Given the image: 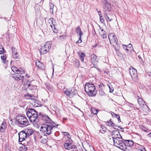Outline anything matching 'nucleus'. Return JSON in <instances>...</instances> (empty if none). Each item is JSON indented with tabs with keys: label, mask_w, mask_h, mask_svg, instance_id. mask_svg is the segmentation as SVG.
<instances>
[{
	"label": "nucleus",
	"mask_w": 151,
	"mask_h": 151,
	"mask_svg": "<svg viewBox=\"0 0 151 151\" xmlns=\"http://www.w3.org/2000/svg\"><path fill=\"white\" fill-rule=\"evenodd\" d=\"M25 76L26 77H27V78H29L30 77L29 75L28 74H26L25 75Z\"/></svg>",
	"instance_id": "nucleus-60"
},
{
	"label": "nucleus",
	"mask_w": 151,
	"mask_h": 151,
	"mask_svg": "<svg viewBox=\"0 0 151 151\" xmlns=\"http://www.w3.org/2000/svg\"><path fill=\"white\" fill-rule=\"evenodd\" d=\"M111 2L113 3V4H112V6H113L115 4H116V2L115 1V0H109Z\"/></svg>",
	"instance_id": "nucleus-51"
},
{
	"label": "nucleus",
	"mask_w": 151,
	"mask_h": 151,
	"mask_svg": "<svg viewBox=\"0 0 151 151\" xmlns=\"http://www.w3.org/2000/svg\"><path fill=\"white\" fill-rule=\"evenodd\" d=\"M27 136H30L33 133V130L31 128L26 129L24 131Z\"/></svg>",
	"instance_id": "nucleus-20"
},
{
	"label": "nucleus",
	"mask_w": 151,
	"mask_h": 151,
	"mask_svg": "<svg viewBox=\"0 0 151 151\" xmlns=\"http://www.w3.org/2000/svg\"><path fill=\"white\" fill-rule=\"evenodd\" d=\"M78 54L79 57L80 59L82 62H83L84 58L85 56V54L81 51H80L78 52Z\"/></svg>",
	"instance_id": "nucleus-21"
},
{
	"label": "nucleus",
	"mask_w": 151,
	"mask_h": 151,
	"mask_svg": "<svg viewBox=\"0 0 151 151\" xmlns=\"http://www.w3.org/2000/svg\"><path fill=\"white\" fill-rule=\"evenodd\" d=\"M12 76L13 78L16 80L17 81H19L20 80H23L22 79V78H21L22 77H17V74H12Z\"/></svg>",
	"instance_id": "nucleus-28"
},
{
	"label": "nucleus",
	"mask_w": 151,
	"mask_h": 151,
	"mask_svg": "<svg viewBox=\"0 0 151 151\" xmlns=\"http://www.w3.org/2000/svg\"><path fill=\"white\" fill-rule=\"evenodd\" d=\"M119 144L117 147L123 150H126L127 147H131L134 145H136V144H134L133 141L132 140H124L123 139L122 142H120Z\"/></svg>",
	"instance_id": "nucleus-4"
},
{
	"label": "nucleus",
	"mask_w": 151,
	"mask_h": 151,
	"mask_svg": "<svg viewBox=\"0 0 151 151\" xmlns=\"http://www.w3.org/2000/svg\"><path fill=\"white\" fill-rule=\"evenodd\" d=\"M114 46L115 49L116 51V52H118L119 51L120 49V47L118 46V45L117 44L116 45Z\"/></svg>",
	"instance_id": "nucleus-34"
},
{
	"label": "nucleus",
	"mask_w": 151,
	"mask_h": 151,
	"mask_svg": "<svg viewBox=\"0 0 151 151\" xmlns=\"http://www.w3.org/2000/svg\"><path fill=\"white\" fill-rule=\"evenodd\" d=\"M99 86L100 88H103L104 87V85L103 83H100L99 85Z\"/></svg>",
	"instance_id": "nucleus-54"
},
{
	"label": "nucleus",
	"mask_w": 151,
	"mask_h": 151,
	"mask_svg": "<svg viewBox=\"0 0 151 151\" xmlns=\"http://www.w3.org/2000/svg\"><path fill=\"white\" fill-rule=\"evenodd\" d=\"M111 114L113 117H115L116 118H118V116H119V115L115 114L113 112H111Z\"/></svg>",
	"instance_id": "nucleus-39"
},
{
	"label": "nucleus",
	"mask_w": 151,
	"mask_h": 151,
	"mask_svg": "<svg viewBox=\"0 0 151 151\" xmlns=\"http://www.w3.org/2000/svg\"><path fill=\"white\" fill-rule=\"evenodd\" d=\"M111 4L108 1L105 0V4L104 7V10L106 12H110L111 9Z\"/></svg>",
	"instance_id": "nucleus-15"
},
{
	"label": "nucleus",
	"mask_w": 151,
	"mask_h": 151,
	"mask_svg": "<svg viewBox=\"0 0 151 151\" xmlns=\"http://www.w3.org/2000/svg\"><path fill=\"white\" fill-rule=\"evenodd\" d=\"M36 65L38 68L41 70H43L44 68V66L42 63L40 61H36Z\"/></svg>",
	"instance_id": "nucleus-18"
},
{
	"label": "nucleus",
	"mask_w": 151,
	"mask_h": 151,
	"mask_svg": "<svg viewBox=\"0 0 151 151\" xmlns=\"http://www.w3.org/2000/svg\"><path fill=\"white\" fill-rule=\"evenodd\" d=\"M98 14L99 16V17H103L101 15V12L100 11H98Z\"/></svg>",
	"instance_id": "nucleus-56"
},
{
	"label": "nucleus",
	"mask_w": 151,
	"mask_h": 151,
	"mask_svg": "<svg viewBox=\"0 0 151 151\" xmlns=\"http://www.w3.org/2000/svg\"><path fill=\"white\" fill-rule=\"evenodd\" d=\"M104 33H103V34H102L101 35V37H102L103 38H105L106 37V32H104Z\"/></svg>",
	"instance_id": "nucleus-46"
},
{
	"label": "nucleus",
	"mask_w": 151,
	"mask_h": 151,
	"mask_svg": "<svg viewBox=\"0 0 151 151\" xmlns=\"http://www.w3.org/2000/svg\"><path fill=\"white\" fill-rule=\"evenodd\" d=\"M1 59L3 60V62L4 63L6 64L7 63L9 62L8 60H6V55L3 54V55L1 56Z\"/></svg>",
	"instance_id": "nucleus-23"
},
{
	"label": "nucleus",
	"mask_w": 151,
	"mask_h": 151,
	"mask_svg": "<svg viewBox=\"0 0 151 151\" xmlns=\"http://www.w3.org/2000/svg\"><path fill=\"white\" fill-rule=\"evenodd\" d=\"M70 151H79V150L77 149V147L75 146V147L74 148L71 150Z\"/></svg>",
	"instance_id": "nucleus-52"
},
{
	"label": "nucleus",
	"mask_w": 151,
	"mask_h": 151,
	"mask_svg": "<svg viewBox=\"0 0 151 151\" xmlns=\"http://www.w3.org/2000/svg\"><path fill=\"white\" fill-rule=\"evenodd\" d=\"M33 96L30 95L28 93H27L24 95V97L27 99H32Z\"/></svg>",
	"instance_id": "nucleus-26"
},
{
	"label": "nucleus",
	"mask_w": 151,
	"mask_h": 151,
	"mask_svg": "<svg viewBox=\"0 0 151 151\" xmlns=\"http://www.w3.org/2000/svg\"><path fill=\"white\" fill-rule=\"evenodd\" d=\"M138 99H137V101L140 107L144 111L147 112L149 109V107L145 104V102L142 99L139 98V96H138Z\"/></svg>",
	"instance_id": "nucleus-9"
},
{
	"label": "nucleus",
	"mask_w": 151,
	"mask_h": 151,
	"mask_svg": "<svg viewBox=\"0 0 151 151\" xmlns=\"http://www.w3.org/2000/svg\"><path fill=\"white\" fill-rule=\"evenodd\" d=\"M148 76L151 77V72H149L148 73Z\"/></svg>",
	"instance_id": "nucleus-63"
},
{
	"label": "nucleus",
	"mask_w": 151,
	"mask_h": 151,
	"mask_svg": "<svg viewBox=\"0 0 151 151\" xmlns=\"http://www.w3.org/2000/svg\"><path fill=\"white\" fill-rule=\"evenodd\" d=\"M26 114L31 122H33L37 125L38 124V123L39 119L42 120V116L46 115L41 113L38 115L37 111L32 108H29L27 111Z\"/></svg>",
	"instance_id": "nucleus-2"
},
{
	"label": "nucleus",
	"mask_w": 151,
	"mask_h": 151,
	"mask_svg": "<svg viewBox=\"0 0 151 151\" xmlns=\"http://www.w3.org/2000/svg\"><path fill=\"white\" fill-rule=\"evenodd\" d=\"M111 135L114 142V146L117 147L120 142H122V138L118 131L114 130L111 133Z\"/></svg>",
	"instance_id": "nucleus-3"
},
{
	"label": "nucleus",
	"mask_w": 151,
	"mask_h": 151,
	"mask_svg": "<svg viewBox=\"0 0 151 151\" xmlns=\"http://www.w3.org/2000/svg\"><path fill=\"white\" fill-rule=\"evenodd\" d=\"M141 128L142 129L145 131V132H146L147 130L148 129L146 128H145L143 126H141Z\"/></svg>",
	"instance_id": "nucleus-44"
},
{
	"label": "nucleus",
	"mask_w": 151,
	"mask_h": 151,
	"mask_svg": "<svg viewBox=\"0 0 151 151\" xmlns=\"http://www.w3.org/2000/svg\"><path fill=\"white\" fill-rule=\"evenodd\" d=\"M128 46H129V47H128V48L129 49L130 48H131V47H132V44H129L128 45Z\"/></svg>",
	"instance_id": "nucleus-62"
},
{
	"label": "nucleus",
	"mask_w": 151,
	"mask_h": 151,
	"mask_svg": "<svg viewBox=\"0 0 151 151\" xmlns=\"http://www.w3.org/2000/svg\"><path fill=\"white\" fill-rule=\"evenodd\" d=\"M19 55L18 52L12 54V56L13 58L15 59H19Z\"/></svg>",
	"instance_id": "nucleus-32"
},
{
	"label": "nucleus",
	"mask_w": 151,
	"mask_h": 151,
	"mask_svg": "<svg viewBox=\"0 0 151 151\" xmlns=\"http://www.w3.org/2000/svg\"><path fill=\"white\" fill-rule=\"evenodd\" d=\"M5 123H4V122H3L1 125V126L2 127V128H4L5 129L6 128V126L5 125Z\"/></svg>",
	"instance_id": "nucleus-50"
},
{
	"label": "nucleus",
	"mask_w": 151,
	"mask_h": 151,
	"mask_svg": "<svg viewBox=\"0 0 151 151\" xmlns=\"http://www.w3.org/2000/svg\"><path fill=\"white\" fill-rule=\"evenodd\" d=\"M65 37L66 36L65 35H62L60 36V37L59 38V39L60 40H63L65 38Z\"/></svg>",
	"instance_id": "nucleus-40"
},
{
	"label": "nucleus",
	"mask_w": 151,
	"mask_h": 151,
	"mask_svg": "<svg viewBox=\"0 0 151 151\" xmlns=\"http://www.w3.org/2000/svg\"><path fill=\"white\" fill-rule=\"evenodd\" d=\"M137 146H139L137 151H146V150L143 146H140L138 144H136Z\"/></svg>",
	"instance_id": "nucleus-24"
},
{
	"label": "nucleus",
	"mask_w": 151,
	"mask_h": 151,
	"mask_svg": "<svg viewBox=\"0 0 151 151\" xmlns=\"http://www.w3.org/2000/svg\"><path fill=\"white\" fill-rule=\"evenodd\" d=\"M106 124L109 127H113L114 129H116V127H117L120 128V127L117 126L115 125V124L111 121V119L109 120V121H107L105 122Z\"/></svg>",
	"instance_id": "nucleus-16"
},
{
	"label": "nucleus",
	"mask_w": 151,
	"mask_h": 151,
	"mask_svg": "<svg viewBox=\"0 0 151 151\" xmlns=\"http://www.w3.org/2000/svg\"><path fill=\"white\" fill-rule=\"evenodd\" d=\"M104 16L107 21H111V20H112V19H110L109 18V17L107 16L106 13H105V14H104Z\"/></svg>",
	"instance_id": "nucleus-37"
},
{
	"label": "nucleus",
	"mask_w": 151,
	"mask_h": 151,
	"mask_svg": "<svg viewBox=\"0 0 151 151\" xmlns=\"http://www.w3.org/2000/svg\"><path fill=\"white\" fill-rule=\"evenodd\" d=\"M129 72L133 80L135 82H138V78L137 70L134 68L130 69Z\"/></svg>",
	"instance_id": "nucleus-10"
},
{
	"label": "nucleus",
	"mask_w": 151,
	"mask_h": 151,
	"mask_svg": "<svg viewBox=\"0 0 151 151\" xmlns=\"http://www.w3.org/2000/svg\"><path fill=\"white\" fill-rule=\"evenodd\" d=\"M106 128L105 127H102V130L104 132V133L105 132H106Z\"/></svg>",
	"instance_id": "nucleus-57"
},
{
	"label": "nucleus",
	"mask_w": 151,
	"mask_h": 151,
	"mask_svg": "<svg viewBox=\"0 0 151 151\" xmlns=\"http://www.w3.org/2000/svg\"><path fill=\"white\" fill-rule=\"evenodd\" d=\"M37 2H39V3H36V4L40 5H42L43 4V1H42V0H36V3H37Z\"/></svg>",
	"instance_id": "nucleus-35"
},
{
	"label": "nucleus",
	"mask_w": 151,
	"mask_h": 151,
	"mask_svg": "<svg viewBox=\"0 0 151 151\" xmlns=\"http://www.w3.org/2000/svg\"><path fill=\"white\" fill-rule=\"evenodd\" d=\"M147 136L149 137H151V132L147 134Z\"/></svg>",
	"instance_id": "nucleus-64"
},
{
	"label": "nucleus",
	"mask_w": 151,
	"mask_h": 151,
	"mask_svg": "<svg viewBox=\"0 0 151 151\" xmlns=\"http://www.w3.org/2000/svg\"><path fill=\"white\" fill-rule=\"evenodd\" d=\"M87 93V94L90 96H95L96 94L97 93V91L96 90V88L91 89V91H90L89 92H86Z\"/></svg>",
	"instance_id": "nucleus-17"
},
{
	"label": "nucleus",
	"mask_w": 151,
	"mask_h": 151,
	"mask_svg": "<svg viewBox=\"0 0 151 151\" xmlns=\"http://www.w3.org/2000/svg\"><path fill=\"white\" fill-rule=\"evenodd\" d=\"M19 70V73H18V74H22L24 73L25 72V70L24 69V68H20L18 69Z\"/></svg>",
	"instance_id": "nucleus-31"
},
{
	"label": "nucleus",
	"mask_w": 151,
	"mask_h": 151,
	"mask_svg": "<svg viewBox=\"0 0 151 151\" xmlns=\"http://www.w3.org/2000/svg\"><path fill=\"white\" fill-rule=\"evenodd\" d=\"M118 121L119 122H121L120 116H118V118H117Z\"/></svg>",
	"instance_id": "nucleus-61"
},
{
	"label": "nucleus",
	"mask_w": 151,
	"mask_h": 151,
	"mask_svg": "<svg viewBox=\"0 0 151 151\" xmlns=\"http://www.w3.org/2000/svg\"><path fill=\"white\" fill-rule=\"evenodd\" d=\"M11 69L12 71L15 73V74H18V73H19V70H18V68L17 67L15 66H12L11 68Z\"/></svg>",
	"instance_id": "nucleus-22"
},
{
	"label": "nucleus",
	"mask_w": 151,
	"mask_h": 151,
	"mask_svg": "<svg viewBox=\"0 0 151 151\" xmlns=\"http://www.w3.org/2000/svg\"><path fill=\"white\" fill-rule=\"evenodd\" d=\"M76 33H79V36H81L82 34H83L79 26L77 27V28L76 30Z\"/></svg>",
	"instance_id": "nucleus-25"
},
{
	"label": "nucleus",
	"mask_w": 151,
	"mask_h": 151,
	"mask_svg": "<svg viewBox=\"0 0 151 151\" xmlns=\"http://www.w3.org/2000/svg\"><path fill=\"white\" fill-rule=\"evenodd\" d=\"M16 122L21 127H24L29 124L27 119L23 116H18L16 118Z\"/></svg>",
	"instance_id": "nucleus-5"
},
{
	"label": "nucleus",
	"mask_w": 151,
	"mask_h": 151,
	"mask_svg": "<svg viewBox=\"0 0 151 151\" xmlns=\"http://www.w3.org/2000/svg\"><path fill=\"white\" fill-rule=\"evenodd\" d=\"M5 129L4 128H2V127L1 126V127L0 128V130L2 132H4V130Z\"/></svg>",
	"instance_id": "nucleus-58"
},
{
	"label": "nucleus",
	"mask_w": 151,
	"mask_h": 151,
	"mask_svg": "<svg viewBox=\"0 0 151 151\" xmlns=\"http://www.w3.org/2000/svg\"><path fill=\"white\" fill-rule=\"evenodd\" d=\"M91 61L93 64H95L98 62L99 59L97 56L94 54H93L91 55Z\"/></svg>",
	"instance_id": "nucleus-19"
},
{
	"label": "nucleus",
	"mask_w": 151,
	"mask_h": 151,
	"mask_svg": "<svg viewBox=\"0 0 151 151\" xmlns=\"http://www.w3.org/2000/svg\"><path fill=\"white\" fill-rule=\"evenodd\" d=\"M54 20V19L53 18H50L48 20V22L49 24H50L53 32L54 33H57L58 32V29L56 28L55 25L53 23V21Z\"/></svg>",
	"instance_id": "nucleus-12"
},
{
	"label": "nucleus",
	"mask_w": 151,
	"mask_h": 151,
	"mask_svg": "<svg viewBox=\"0 0 151 151\" xmlns=\"http://www.w3.org/2000/svg\"><path fill=\"white\" fill-rule=\"evenodd\" d=\"M11 49L12 51V54L18 52L17 51V49L15 47H11Z\"/></svg>",
	"instance_id": "nucleus-33"
},
{
	"label": "nucleus",
	"mask_w": 151,
	"mask_h": 151,
	"mask_svg": "<svg viewBox=\"0 0 151 151\" xmlns=\"http://www.w3.org/2000/svg\"><path fill=\"white\" fill-rule=\"evenodd\" d=\"M6 52L4 48L2 45L0 44V55L3 54L4 53Z\"/></svg>",
	"instance_id": "nucleus-29"
},
{
	"label": "nucleus",
	"mask_w": 151,
	"mask_h": 151,
	"mask_svg": "<svg viewBox=\"0 0 151 151\" xmlns=\"http://www.w3.org/2000/svg\"><path fill=\"white\" fill-rule=\"evenodd\" d=\"M27 150V147L24 145L23 146L20 147L19 149V150L20 151H26Z\"/></svg>",
	"instance_id": "nucleus-30"
},
{
	"label": "nucleus",
	"mask_w": 151,
	"mask_h": 151,
	"mask_svg": "<svg viewBox=\"0 0 151 151\" xmlns=\"http://www.w3.org/2000/svg\"><path fill=\"white\" fill-rule=\"evenodd\" d=\"M99 94L101 96H104L106 95L105 93L102 91V89L101 90H100L99 92Z\"/></svg>",
	"instance_id": "nucleus-38"
},
{
	"label": "nucleus",
	"mask_w": 151,
	"mask_h": 151,
	"mask_svg": "<svg viewBox=\"0 0 151 151\" xmlns=\"http://www.w3.org/2000/svg\"><path fill=\"white\" fill-rule=\"evenodd\" d=\"M100 21L101 22L103 23L104 21V19L103 18V17H100Z\"/></svg>",
	"instance_id": "nucleus-55"
},
{
	"label": "nucleus",
	"mask_w": 151,
	"mask_h": 151,
	"mask_svg": "<svg viewBox=\"0 0 151 151\" xmlns=\"http://www.w3.org/2000/svg\"><path fill=\"white\" fill-rule=\"evenodd\" d=\"M94 85L91 83H87L84 87L85 90L86 92H89L91 90L95 88Z\"/></svg>",
	"instance_id": "nucleus-14"
},
{
	"label": "nucleus",
	"mask_w": 151,
	"mask_h": 151,
	"mask_svg": "<svg viewBox=\"0 0 151 151\" xmlns=\"http://www.w3.org/2000/svg\"><path fill=\"white\" fill-rule=\"evenodd\" d=\"M17 74V77H22L21 78H22V79L23 80V78L24 77V76L22 75H19V74Z\"/></svg>",
	"instance_id": "nucleus-53"
},
{
	"label": "nucleus",
	"mask_w": 151,
	"mask_h": 151,
	"mask_svg": "<svg viewBox=\"0 0 151 151\" xmlns=\"http://www.w3.org/2000/svg\"><path fill=\"white\" fill-rule=\"evenodd\" d=\"M40 138H41V142L43 144L45 143L47 141V139H45L44 138H42V137H40Z\"/></svg>",
	"instance_id": "nucleus-42"
},
{
	"label": "nucleus",
	"mask_w": 151,
	"mask_h": 151,
	"mask_svg": "<svg viewBox=\"0 0 151 151\" xmlns=\"http://www.w3.org/2000/svg\"><path fill=\"white\" fill-rule=\"evenodd\" d=\"M123 46L124 48L125 49L127 52L130 49H129L127 45H123Z\"/></svg>",
	"instance_id": "nucleus-41"
},
{
	"label": "nucleus",
	"mask_w": 151,
	"mask_h": 151,
	"mask_svg": "<svg viewBox=\"0 0 151 151\" xmlns=\"http://www.w3.org/2000/svg\"><path fill=\"white\" fill-rule=\"evenodd\" d=\"M108 87L109 89V92L110 93H112L114 91V88L112 87L111 88L109 86H108Z\"/></svg>",
	"instance_id": "nucleus-49"
},
{
	"label": "nucleus",
	"mask_w": 151,
	"mask_h": 151,
	"mask_svg": "<svg viewBox=\"0 0 151 151\" xmlns=\"http://www.w3.org/2000/svg\"><path fill=\"white\" fill-rule=\"evenodd\" d=\"M91 110L93 113L94 114H96L98 112V110L93 108H92Z\"/></svg>",
	"instance_id": "nucleus-36"
},
{
	"label": "nucleus",
	"mask_w": 151,
	"mask_h": 151,
	"mask_svg": "<svg viewBox=\"0 0 151 151\" xmlns=\"http://www.w3.org/2000/svg\"><path fill=\"white\" fill-rule=\"evenodd\" d=\"M108 38L111 45L115 46L118 42L116 36L113 33L110 34L108 35Z\"/></svg>",
	"instance_id": "nucleus-11"
},
{
	"label": "nucleus",
	"mask_w": 151,
	"mask_h": 151,
	"mask_svg": "<svg viewBox=\"0 0 151 151\" xmlns=\"http://www.w3.org/2000/svg\"><path fill=\"white\" fill-rule=\"evenodd\" d=\"M54 4L51 2L49 3L50 11L52 13H53V8L54 7Z\"/></svg>",
	"instance_id": "nucleus-27"
},
{
	"label": "nucleus",
	"mask_w": 151,
	"mask_h": 151,
	"mask_svg": "<svg viewBox=\"0 0 151 151\" xmlns=\"http://www.w3.org/2000/svg\"><path fill=\"white\" fill-rule=\"evenodd\" d=\"M51 47V42L50 41L47 42L45 45L42 46L40 50L41 55L44 54L48 52Z\"/></svg>",
	"instance_id": "nucleus-6"
},
{
	"label": "nucleus",
	"mask_w": 151,
	"mask_h": 151,
	"mask_svg": "<svg viewBox=\"0 0 151 151\" xmlns=\"http://www.w3.org/2000/svg\"><path fill=\"white\" fill-rule=\"evenodd\" d=\"M42 116V120L45 123L41 127L40 131L45 136H47L51 134L54 129L57 128L58 125L55 124L47 115Z\"/></svg>",
	"instance_id": "nucleus-1"
},
{
	"label": "nucleus",
	"mask_w": 151,
	"mask_h": 151,
	"mask_svg": "<svg viewBox=\"0 0 151 151\" xmlns=\"http://www.w3.org/2000/svg\"><path fill=\"white\" fill-rule=\"evenodd\" d=\"M104 32H105V31H104V29H101V32H100V35L101 36L102 34H103V33H104Z\"/></svg>",
	"instance_id": "nucleus-59"
},
{
	"label": "nucleus",
	"mask_w": 151,
	"mask_h": 151,
	"mask_svg": "<svg viewBox=\"0 0 151 151\" xmlns=\"http://www.w3.org/2000/svg\"><path fill=\"white\" fill-rule=\"evenodd\" d=\"M68 139L65 142L64 146L65 149L67 150H72L76 146L72 143L73 141L71 138L68 137Z\"/></svg>",
	"instance_id": "nucleus-7"
},
{
	"label": "nucleus",
	"mask_w": 151,
	"mask_h": 151,
	"mask_svg": "<svg viewBox=\"0 0 151 151\" xmlns=\"http://www.w3.org/2000/svg\"><path fill=\"white\" fill-rule=\"evenodd\" d=\"M34 80L32 79V78H29L27 81V84L28 83H31L32 81H33Z\"/></svg>",
	"instance_id": "nucleus-43"
},
{
	"label": "nucleus",
	"mask_w": 151,
	"mask_h": 151,
	"mask_svg": "<svg viewBox=\"0 0 151 151\" xmlns=\"http://www.w3.org/2000/svg\"><path fill=\"white\" fill-rule=\"evenodd\" d=\"M79 63L78 60H77L76 62V65H75V67L78 68L79 66Z\"/></svg>",
	"instance_id": "nucleus-47"
},
{
	"label": "nucleus",
	"mask_w": 151,
	"mask_h": 151,
	"mask_svg": "<svg viewBox=\"0 0 151 151\" xmlns=\"http://www.w3.org/2000/svg\"><path fill=\"white\" fill-rule=\"evenodd\" d=\"M62 132L64 136H70V134L68 132Z\"/></svg>",
	"instance_id": "nucleus-45"
},
{
	"label": "nucleus",
	"mask_w": 151,
	"mask_h": 151,
	"mask_svg": "<svg viewBox=\"0 0 151 151\" xmlns=\"http://www.w3.org/2000/svg\"><path fill=\"white\" fill-rule=\"evenodd\" d=\"M78 90L74 87L71 89H67L64 93L69 97H71L75 95L77 93Z\"/></svg>",
	"instance_id": "nucleus-8"
},
{
	"label": "nucleus",
	"mask_w": 151,
	"mask_h": 151,
	"mask_svg": "<svg viewBox=\"0 0 151 151\" xmlns=\"http://www.w3.org/2000/svg\"><path fill=\"white\" fill-rule=\"evenodd\" d=\"M19 142H21L24 140L25 138L27 137V134L24 131H22L18 133Z\"/></svg>",
	"instance_id": "nucleus-13"
},
{
	"label": "nucleus",
	"mask_w": 151,
	"mask_h": 151,
	"mask_svg": "<svg viewBox=\"0 0 151 151\" xmlns=\"http://www.w3.org/2000/svg\"><path fill=\"white\" fill-rule=\"evenodd\" d=\"M80 36L79 39L77 41V42H76L77 43H81L82 42L81 39V36Z\"/></svg>",
	"instance_id": "nucleus-48"
}]
</instances>
